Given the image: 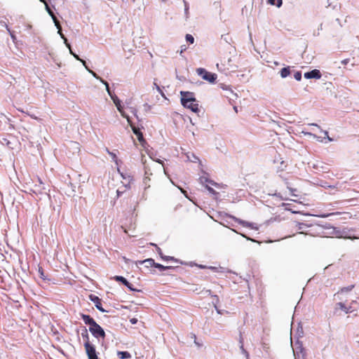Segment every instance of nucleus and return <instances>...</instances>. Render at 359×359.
Masks as SVG:
<instances>
[{
	"label": "nucleus",
	"mask_w": 359,
	"mask_h": 359,
	"mask_svg": "<svg viewBox=\"0 0 359 359\" xmlns=\"http://www.w3.org/2000/svg\"><path fill=\"white\" fill-rule=\"evenodd\" d=\"M57 25H58V27H57V29H58V32H57L58 34L60 35L61 38L64 39V43H65L66 46L67 48H70V43H68L67 39L64 36V34L62 33L61 26L59 22H58Z\"/></svg>",
	"instance_id": "obj_22"
},
{
	"label": "nucleus",
	"mask_w": 359,
	"mask_h": 359,
	"mask_svg": "<svg viewBox=\"0 0 359 359\" xmlns=\"http://www.w3.org/2000/svg\"><path fill=\"white\" fill-rule=\"evenodd\" d=\"M144 264H146L145 266L147 268L149 266H154V264L156 263L154 259L152 258H147L146 259H144Z\"/></svg>",
	"instance_id": "obj_28"
},
{
	"label": "nucleus",
	"mask_w": 359,
	"mask_h": 359,
	"mask_svg": "<svg viewBox=\"0 0 359 359\" xmlns=\"http://www.w3.org/2000/svg\"><path fill=\"white\" fill-rule=\"evenodd\" d=\"M185 39L189 43L192 44V43H194V37L191 34H186Z\"/></svg>",
	"instance_id": "obj_34"
},
{
	"label": "nucleus",
	"mask_w": 359,
	"mask_h": 359,
	"mask_svg": "<svg viewBox=\"0 0 359 359\" xmlns=\"http://www.w3.org/2000/svg\"><path fill=\"white\" fill-rule=\"evenodd\" d=\"M290 204H289V203H283L280 205V206H281V207L284 208V209H285V210H287V211H290V210H291V209L290 208Z\"/></svg>",
	"instance_id": "obj_47"
},
{
	"label": "nucleus",
	"mask_w": 359,
	"mask_h": 359,
	"mask_svg": "<svg viewBox=\"0 0 359 359\" xmlns=\"http://www.w3.org/2000/svg\"><path fill=\"white\" fill-rule=\"evenodd\" d=\"M302 133H304L305 135L311 136V137H313L314 139L317 140H318V141H319V142H323V140L320 138V137H318V136H317L316 135L313 134L312 133L302 131Z\"/></svg>",
	"instance_id": "obj_29"
},
{
	"label": "nucleus",
	"mask_w": 359,
	"mask_h": 359,
	"mask_svg": "<svg viewBox=\"0 0 359 359\" xmlns=\"http://www.w3.org/2000/svg\"><path fill=\"white\" fill-rule=\"evenodd\" d=\"M181 95V104L184 107L187 108L189 107L190 103H194L196 102V99L195 97L194 93L190 91H180Z\"/></svg>",
	"instance_id": "obj_2"
},
{
	"label": "nucleus",
	"mask_w": 359,
	"mask_h": 359,
	"mask_svg": "<svg viewBox=\"0 0 359 359\" xmlns=\"http://www.w3.org/2000/svg\"><path fill=\"white\" fill-rule=\"evenodd\" d=\"M86 67V69L88 71V72L90 74H92V76L99 80L102 83H103L104 86H105V83H108L105 80L102 79L100 76H99L95 72L90 70V69H88V67L86 65L84 66Z\"/></svg>",
	"instance_id": "obj_17"
},
{
	"label": "nucleus",
	"mask_w": 359,
	"mask_h": 359,
	"mask_svg": "<svg viewBox=\"0 0 359 359\" xmlns=\"http://www.w3.org/2000/svg\"><path fill=\"white\" fill-rule=\"evenodd\" d=\"M156 249L157 253L159 255L161 258L163 259V257H164L165 255L163 254L161 249L158 246H156Z\"/></svg>",
	"instance_id": "obj_50"
},
{
	"label": "nucleus",
	"mask_w": 359,
	"mask_h": 359,
	"mask_svg": "<svg viewBox=\"0 0 359 359\" xmlns=\"http://www.w3.org/2000/svg\"><path fill=\"white\" fill-rule=\"evenodd\" d=\"M224 215L226 218L232 219V220L238 222V224H241L243 226L250 227V229H255V230H258V229H259L258 226H257V224L255 223L249 222L241 219L239 218H237V217H236L231 215L227 214V213H225Z\"/></svg>",
	"instance_id": "obj_5"
},
{
	"label": "nucleus",
	"mask_w": 359,
	"mask_h": 359,
	"mask_svg": "<svg viewBox=\"0 0 359 359\" xmlns=\"http://www.w3.org/2000/svg\"><path fill=\"white\" fill-rule=\"evenodd\" d=\"M85 350L88 359H99L95 346Z\"/></svg>",
	"instance_id": "obj_13"
},
{
	"label": "nucleus",
	"mask_w": 359,
	"mask_h": 359,
	"mask_svg": "<svg viewBox=\"0 0 359 359\" xmlns=\"http://www.w3.org/2000/svg\"><path fill=\"white\" fill-rule=\"evenodd\" d=\"M297 226L298 227V229L302 230L304 229L305 227H308L309 226L303 222H297Z\"/></svg>",
	"instance_id": "obj_42"
},
{
	"label": "nucleus",
	"mask_w": 359,
	"mask_h": 359,
	"mask_svg": "<svg viewBox=\"0 0 359 359\" xmlns=\"http://www.w3.org/2000/svg\"><path fill=\"white\" fill-rule=\"evenodd\" d=\"M130 322L133 324V325H135L137 323V318H133L130 320Z\"/></svg>",
	"instance_id": "obj_54"
},
{
	"label": "nucleus",
	"mask_w": 359,
	"mask_h": 359,
	"mask_svg": "<svg viewBox=\"0 0 359 359\" xmlns=\"http://www.w3.org/2000/svg\"><path fill=\"white\" fill-rule=\"evenodd\" d=\"M348 62H349V59H348V58H347V59H344V60H341V63L342 65H346V64H348Z\"/></svg>",
	"instance_id": "obj_55"
},
{
	"label": "nucleus",
	"mask_w": 359,
	"mask_h": 359,
	"mask_svg": "<svg viewBox=\"0 0 359 359\" xmlns=\"http://www.w3.org/2000/svg\"><path fill=\"white\" fill-rule=\"evenodd\" d=\"M236 67V65L232 64V60L231 58H229L226 60L224 59L221 64H217V67L219 71L235 69Z\"/></svg>",
	"instance_id": "obj_8"
},
{
	"label": "nucleus",
	"mask_w": 359,
	"mask_h": 359,
	"mask_svg": "<svg viewBox=\"0 0 359 359\" xmlns=\"http://www.w3.org/2000/svg\"><path fill=\"white\" fill-rule=\"evenodd\" d=\"M117 282L122 283L123 285L127 287L130 291L133 292H140V290L136 289L133 287V285L123 276H115L114 278Z\"/></svg>",
	"instance_id": "obj_7"
},
{
	"label": "nucleus",
	"mask_w": 359,
	"mask_h": 359,
	"mask_svg": "<svg viewBox=\"0 0 359 359\" xmlns=\"http://www.w3.org/2000/svg\"><path fill=\"white\" fill-rule=\"evenodd\" d=\"M154 86L156 88V89L163 96V93L159 86L156 83H154Z\"/></svg>",
	"instance_id": "obj_52"
},
{
	"label": "nucleus",
	"mask_w": 359,
	"mask_h": 359,
	"mask_svg": "<svg viewBox=\"0 0 359 359\" xmlns=\"http://www.w3.org/2000/svg\"><path fill=\"white\" fill-rule=\"evenodd\" d=\"M196 73L203 80L207 81L210 83H215L217 78L216 74L208 72L205 69L201 67L196 69Z\"/></svg>",
	"instance_id": "obj_3"
},
{
	"label": "nucleus",
	"mask_w": 359,
	"mask_h": 359,
	"mask_svg": "<svg viewBox=\"0 0 359 359\" xmlns=\"http://www.w3.org/2000/svg\"><path fill=\"white\" fill-rule=\"evenodd\" d=\"M293 354L294 359H306V350L303 346L302 343L297 339L293 348Z\"/></svg>",
	"instance_id": "obj_4"
},
{
	"label": "nucleus",
	"mask_w": 359,
	"mask_h": 359,
	"mask_svg": "<svg viewBox=\"0 0 359 359\" xmlns=\"http://www.w3.org/2000/svg\"><path fill=\"white\" fill-rule=\"evenodd\" d=\"M290 212L293 214H300L301 213L300 211H296L295 210H292V209H291Z\"/></svg>",
	"instance_id": "obj_61"
},
{
	"label": "nucleus",
	"mask_w": 359,
	"mask_h": 359,
	"mask_svg": "<svg viewBox=\"0 0 359 359\" xmlns=\"http://www.w3.org/2000/svg\"><path fill=\"white\" fill-rule=\"evenodd\" d=\"M310 125L318 127L321 133H323L326 137L328 136V132L326 130H323L322 128H320V127L318 124L311 123Z\"/></svg>",
	"instance_id": "obj_45"
},
{
	"label": "nucleus",
	"mask_w": 359,
	"mask_h": 359,
	"mask_svg": "<svg viewBox=\"0 0 359 359\" xmlns=\"http://www.w3.org/2000/svg\"><path fill=\"white\" fill-rule=\"evenodd\" d=\"M212 297H213V298H214V299H215V300L212 302V304H213V305H214V307H215V310H216L217 313H219V314H222V311L221 310H219V309H218L217 306V304L219 303V297H218V296H217V295H213Z\"/></svg>",
	"instance_id": "obj_23"
},
{
	"label": "nucleus",
	"mask_w": 359,
	"mask_h": 359,
	"mask_svg": "<svg viewBox=\"0 0 359 359\" xmlns=\"http://www.w3.org/2000/svg\"><path fill=\"white\" fill-rule=\"evenodd\" d=\"M239 344H240V346L243 345V338L242 337L241 333L240 334V337H239Z\"/></svg>",
	"instance_id": "obj_53"
},
{
	"label": "nucleus",
	"mask_w": 359,
	"mask_h": 359,
	"mask_svg": "<svg viewBox=\"0 0 359 359\" xmlns=\"http://www.w3.org/2000/svg\"><path fill=\"white\" fill-rule=\"evenodd\" d=\"M337 305L339 306L340 309L343 311H344L346 313H350L352 312L351 307V306H346L345 304L342 302H339Z\"/></svg>",
	"instance_id": "obj_19"
},
{
	"label": "nucleus",
	"mask_w": 359,
	"mask_h": 359,
	"mask_svg": "<svg viewBox=\"0 0 359 359\" xmlns=\"http://www.w3.org/2000/svg\"><path fill=\"white\" fill-rule=\"evenodd\" d=\"M88 330L91 334L98 341L100 339L104 340L106 337V333L104 329L99 324H97V322L94 323L91 327H89Z\"/></svg>",
	"instance_id": "obj_1"
},
{
	"label": "nucleus",
	"mask_w": 359,
	"mask_h": 359,
	"mask_svg": "<svg viewBox=\"0 0 359 359\" xmlns=\"http://www.w3.org/2000/svg\"><path fill=\"white\" fill-rule=\"evenodd\" d=\"M6 29L8 31L11 38L14 39H15V36H14L13 33L10 30V29L8 27V26H6Z\"/></svg>",
	"instance_id": "obj_56"
},
{
	"label": "nucleus",
	"mask_w": 359,
	"mask_h": 359,
	"mask_svg": "<svg viewBox=\"0 0 359 359\" xmlns=\"http://www.w3.org/2000/svg\"><path fill=\"white\" fill-rule=\"evenodd\" d=\"M129 109L130 111V112L135 116V118H137V121L138 122H140L141 121V119L139 118L138 115H137V111L135 108L134 107H129Z\"/></svg>",
	"instance_id": "obj_32"
},
{
	"label": "nucleus",
	"mask_w": 359,
	"mask_h": 359,
	"mask_svg": "<svg viewBox=\"0 0 359 359\" xmlns=\"http://www.w3.org/2000/svg\"><path fill=\"white\" fill-rule=\"evenodd\" d=\"M291 74V67L290 66H286L283 67L280 72L279 74L282 79H285L288 76H290Z\"/></svg>",
	"instance_id": "obj_15"
},
{
	"label": "nucleus",
	"mask_w": 359,
	"mask_h": 359,
	"mask_svg": "<svg viewBox=\"0 0 359 359\" xmlns=\"http://www.w3.org/2000/svg\"><path fill=\"white\" fill-rule=\"evenodd\" d=\"M137 140L140 142H144V136H143V134L142 133H140L137 134Z\"/></svg>",
	"instance_id": "obj_49"
},
{
	"label": "nucleus",
	"mask_w": 359,
	"mask_h": 359,
	"mask_svg": "<svg viewBox=\"0 0 359 359\" xmlns=\"http://www.w3.org/2000/svg\"><path fill=\"white\" fill-rule=\"evenodd\" d=\"M120 110H121V111H118L121 113V116H122L123 118H126V120H127V121H128V123L129 124H131V122H132V121H131V118H130V116H128V114H127L123 111V106H122V105H121V108L120 109Z\"/></svg>",
	"instance_id": "obj_27"
},
{
	"label": "nucleus",
	"mask_w": 359,
	"mask_h": 359,
	"mask_svg": "<svg viewBox=\"0 0 359 359\" xmlns=\"http://www.w3.org/2000/svg\"><path fill=\"white\" fill-rule=\"evenodd\" d=\"M183 2L184 4V14H185L186 18H188L189 5L188 2L185 0H183Z\"/></svg>",
	"instance_id": "obj_33"
},
{
	"label": "nucleus",
	"mask_w": 359,
	"mask_h": 359,
	"mask_svg": "<svg viewBox=\"0 0 359 359\" xmlns=\"http://www.w3.org/2000/svg\"><path fill=\"white\" fill-rule=\"evenodd\" d=\"M209 184H211V185H212V186L215 187L216 188H219V187H220L219 184H218V183H217V182H214V181H213V180H210V182H209V183H208V185H209Z\"/></svg>",
	"instance_id": "obj_51"
},
{
	"label": "nucleus",
	"mask_w": 359,
	"mask_h": 359,
	"mask_svg": "<svg viewBox=\"0 0 359 359\" xmlns=\"http://www.w3.org/2000/svg\"><path fill=\"white\" fill-rule=\"evenodd\" d=\"M80 316L84 323L89 327H91L96 322L90 315L81 313Z\"/></svg>",
	"instance_id": "obj_14"
},
{
	"label": "nucleus",
	"mask_w": 359,
	"mask_h": 359,
	"mask_svg": "<svg viewBox=\"0 0 359 359\" xmlns=\"http://www.w3.org/2000/svg\"><path fill=\"white\" fill-rule=\"evenodd\" d=\"M220 87L221 88H222L224 90H226V91H230V93L232 94V96L235 98H237L238 95L236 93H235L232 89L231 88V87L229 86H227L226 84H224V83H221L220 84Z\"/></svg>",
	"instance_id": "obj_21"
},
{
	"label": "nucleus",
	"mask_w": 359,
	"mask_h": 359,
	"mask_svg": "<svg viewBox=\"0 0 359 359\" xmlns=\"http://www.w3.org/2000/svg\"><path fill=\"white\" fill-rule=\"evenodd\" d=\"M41 2L43 3L44 5H45V8H46V11H47V13L49 14V15L51 17L56 27H58V20L56 18V16L55 15L53 11H52L51 8L50 7V6L48 5V1L46 0H43V1H40Z\"/></svg>",
	"instance_id": "obj_12"
},
{
	"label": "nucleus",
	"mask_w": 359,
	"mask_h": 359,
	"mask_svg": "<svg viewBox=\"0 0 359 359\" xmlns=\"http://www.w3.org/2000/svg\"><path fill=\"white\" fill-rule=\"evenodd\" d=\"M272 196H275L279 197V198H280L282 200H286L285 198H283L280 196V193H275V194H272Z\"/></svg>",
	"instance_id": "obj_58"
},
{
	"label": "nucleus",
	"mask_w": 359,
	"mask_h": 359,
	"mask_svg": "<svg viewBox=\"0 0 359 359\" xmlns=\"http://www.w3.org/2000/svg\"><path fill=\"white\" fill-rule=\"evenodd\" d=\"M117 355L120 359H129L131 358L130 353L126 351H118Z\"/></svg>",
	"instance_id": "obj_16"
},
{
	"label": "nucleus",
	"mask_w": 359,
	"mask_h": 359,
	"mask_svg": "<svg viewBox=\"0 0 359 359\" xmlns=\"http://www.w3.org/2000/svg\"><path fill=\"white\" fill-rule=\"evenodd\" d=\"M68 48L69 49V52H70V53H71V54H72V55H73V56H74V57L77 60H80V61L83 63V66H86V61H85V60H81V59L79 57V55H76V53H74L72 50L71 47H70V48Z\"/></svg>",
	"instance_id": "obj_31"
},
{
	"label": "nucleus",
	"mask_w": 359,
	"mask_h": 359,
	"mask_svg": "<svg viewBox=\"0 0 359 359\" xmlns=\"http://www.w3.org/2000/svg\"><path fill=\"white\" fill-rule=\"evenodd\" d=\"M154 267L158 269L160 271H164L166 270V268H167V267H165V266H164L161 264H159V263H155Z\"/></svg>",
	"instance_id": "obj_35"
},
{
	"label": "nucleus",
	"mask_w": 359,
	"mask_h": 359,
	"mask_svg": "<svg viewBox=\"0 0 359 359\" xmlns=\"http://www.w3.org/2000/svg\"><path fill=\"white\" fill-rule=\"evenodd\" d=\"M143 108H144V111L145 112H148L150 111L151 108V106L149 105V104L147 103H145L143 104Z\"/></svg>",
	"instance_id": "obj_46"
},
{
	"label": "nucleus",
	"mask_w": 359,
	"mask_h": 359,
	"mask_svg": "<svg viewBox=\"0 0 359 359\" xmlns=\"http://www.w3.org/2000/svg\"><path fill=\"white\" fill-rule=\"evenodd\" d=\"M187 109H189L191 111L194 113H198L200 111L198 104L196 102L194 103H190Z\"/></svg>",
	"instance_id": "obj_20"
},
{
	"label": "nucleus",
	"mask_w": 359,
	"mask_h": 359,
	"mask_svg": "<svg viewBox=\"0 0 359 359\" xmlns=\"http://www.w3.org/2000/svg\"><path fill=\"white\" fill-rule=\"evenodd\" d=\"M210 180L208 177L206 176H201L199 177V181L200 182L203 184V185H205V184H208L209 182H210Z\"/></svg>",
	"instance_id": "obj_30"
},
{
	"label": "nucleus",
	"mask_w": 359,
	"mask_h": 359,
	"mask_svg": "<svg viewBox=\"0 0 359 359\" xmlns=\"http://www.w3.org/2000/svg\"><path fill=\"white\" fill-rule=\"evenodd\" d=\"M302 74L300 71H297V72H294V78L295 79V80H297V81H299L302 80Z\"/></svg>",
	"instance_id": "obj_36"
},
{
	"label": "nucleus",
	"mask_w": 359,
	"mask_h": 359,
	"mask_svg": "<svg viewBox=\"0 0 359 359\" xmlns=\"http://www.w3.org/2000/svg\"><path fill=\"white\" fill-rule=\"evenodd\" d=\"M338 214H339V212H332V213H329V214H321V215H318V217H321V218H326L330 215H338Z\"/></svg>",
	"instance_id": "obj_43"
},
{
	"label": "nucleus",
	"mask_w": 359,
	"mask_h": 359,
	"mask_svg": "<svg viewBox=\"0 0 359 359\" xmlns=\"http://www.w3.org/2000/svg\"><path fill=\"white\" fill-rule=\"evenodd\" d=\"M354 287H355L354 285H348L347 287H344L341 288V292H349V291L352 290Z\"/></svg>",
	"instance_id": "obj_37"
},
{
	"label": "nucleus",
	"mask_w": 359,
	"mask_h": 359,
	"mask_svg": "<svg viewBox=\"0 0 359 359\" xmlns=\"http://www.w3.org/2000/svg\"><path fill=\"white\" fill-rule=\"evenodd\" d=\"M89 299L90 301H91L93 303H94L95 304V306L96 307V309L100 311V312L102 313H107L108 312L107 310H105L102 306V300L101 299L95 295V294H90L89 295Z\"/></svg>",
	"instance_id": "obj_9"
},
{
	"label": "nucleus",
	"mask_w": 359,
	"mask_h": 359,
	"mask_svg": "<svg viewBox=\"0 0 359 359\" xmlns=\"http://www.w3.org/2000/svg\"><path fill=\"white\" fill-rule=\"evenodd\" d=\"M135 264L137 266H138L139 264H140V265L144 264V260H138V261L135 262Z\"/></svg>",
	"instance_id": "obj_60"
},
{
	"label": "nucleus",
	"mask_w": 359,
	"mask_h": 359,
	"mask_svg": "<svg viewBox=\"0 0 359 359\" xmlns=\"http://www.w3.org/2000/svg\"><path fill=\"white\" fill-rule=\"evenodd\" d=\"M205 189L213 196L214 199L217 200L219 193L216 191L213 188L210 187L208 184H205Z\"/></svg>",
	"instance_id": "obj_18"
},
{
	"label": "nucleus",
	"mask_w": 359,
	"mask_h": 359,
	"mask_svg": "<svg viewBox=\"0 0 359 359\" xmlns=\"http://www.w3.org/2000/svg\"><path fill=\"white\" fill-rule=\"evenodd\" d=\"M208 269H210L214 271H217V268L215 266H208Z\"/></svg>",
	"instance_id": "obj_63"
},
{
	"label": "nucleus",
	"mask_w": 359,
	"mask_h": 359,
	"mask_svg": "<svg viewBox=\"0 0 359 359\" xmlns=\"http://www.w3.org/2000/svg\"><path fill=\"white\" fill-rule=\"evenodd\" d=\"M130 126H131V128H132V130H133V133H134L136 136H137V134H138V133H142V132H141V130H140V129L139 128H137V127L134 126L133 125V123H131V124H130Z\"/></svg>",
	"instance_id": "obj_38"
},
{
	"label": "nucleus",
	"mask_w": 359,
	"mask_h": 359,
	"mask_svg": "<svg viewBox=\"0 0 359 359\" xmlns=\"http://www.w3.org/2000/svg\"><path fill=\"white\" fill-rule=\"evenodd\" d=\"M105 87L109 96L113 100L114 104L117 108V110L121 111L120 109L121 108V101L116 95V94L110 89L109 83H105Z\"/></svg>",
	"instance_id": "obj_6"
},
{
	"label": "nucleus",
	"mask_w": 359,
	"mask_h": 359,
	"mask_svg": "<svg viewBox=\"0 0 359 359\" xmlns=\"http://www.w3.org/2000/svg\"><path fill=\"white\" fill-rule=\"evenodd\" d=\"M268 3L272 6L280 8L283 5V0H268Z\"/></svg>",
	"instance_id": "obj_25"
},
{
	"label": "nucleus",
	"mask_w": 359,
	"mask_h": 359,
	"mask_svg": "<svg viewBox=\"0 0 359 359\" xmlns=\"http://www.w3.org/2000/svg\"><path fill=\"white\" fill-rule=\"evenodd\" d=\"M240 349H241V353L245 355L246 359H249V353L244 348V346L242 345V346H240Z\"/></svg>",
	"instance_id": "obj_40"
},
{
	"label": "nucleus",
	"mask_w": 359,
	"mask_h": 359,
	"mask_svg": "<svg viewBox=\"0 0 359 359\" xmlns=\"http://www.w3.org/2000/svg\"><path fill=\"white\" fill-rule=\"evenodd\" d=\"M304 76L306 79H319L321 78L322 74L320 70L318 69H313L311 71L305 72L304 74Z\"/></svg>",
	"instance_id": "obj_11"
},
{
	"label": "nucleus",
	"mask_w": 359,
	"mask_h": 359,
	"mask_svg": "<svg viewBox=\"0 0 359 359\" xmlns=\"http://www.w3.org/2000/svg\"><path fill=\"white\" fill-rule=\"evenodd\" d=\"M194 339L195 344L198 346V348H201L203 346V343L200 342L197 340L196 336L194 334H192V337Z\"/></svg>",
	"instance_id": "obj_39"
},
{
	"label": "nucleus",
	"mask_w": 359,
	"mask_h": 359,
	"mask_svg": "<svg viewBox=\"0 0 359 359\" xmlns=\"http://www.w3.org/2000/svg\"><path fill=\"white\" fill-rule=\"evenodd\" d=\"M109 156L111 157L112 161H114L116 163V164L118 165V158H117L116 154L114 152H111V153H109Z\"/></svg>",
	"instance_id": "obj_44"
},
{
	"label": "nucleus",
	"mask_w": 359,
	"mask_h": 359,
	"mask_svg": "<svg viewBox=\"0 0 359 359\" xmlns=\"http://www.w3.org/2000/svg\"><path fill=\"white\" fill-rule=\"evenodd\" d=\"M165 267H168V268H166V270H170V269L173 270L175 269V267L172 266H165Z\"/></svg>",
	"instance_id": "obj_62"
},
{
	"label": "nucleus",
	"mask_w": 359,
	"mask_h": 359,
	"mask_svg": "<svg viewBox=\"0 0 359 359\" xmlns=\"http://www.w3.org/2000/svg\"><path fill=\"white\" fill-rule=\"evenodd\" d=\"M290 192H291V194L292 196H296L297 195L294 194V191H296V189H292V188H289Z\"/></svg>",
	"instance_id": "obj_57"
},
{
	"label": "nucleus",
	"mask_w": 359,
	"mask_h": 359,
	"mask_svg": "<svg viewBox=\"0 0 359 359\" xmlns=\"http://www.w3.org/2000/svg\"><path fill=\"white\" fill-rule=\"evenodd\" d=\"M187 50V47L185 45H183L181 46V50H180V54H182L184 50Z\"/></svg>",
	"instance_id": "obj_59"
},
{
	"label": "nucleus",
	"mask_w": 359,
	"mask_h": 359,
	"mask_svg": "<svg viewBox=\"0 0 359 359\" xmlns=\"http://www.w3.org/2000/svg\"><path fill=\"white\" fill-rule=\"evenodd\" d=\"M81 334L83 339L84 340L83 346H84L85 349H87L88 348H90V347L95 346L90 342L89 334L88 332V330L86 327H83V328L82 329Z\"/></svg>",
	"instance_id": "obj_10"
},
{
	"label": "nucleus",
	"mask_w": 359,
	"mask_h": 359,
	"mask_svg": "<svg viewBox=\"0 0 359 359\" xmlns=\"http://www.w3.org/2000/svg\"><path fill=\"white\" fill-rule=\"evenodd\" d=\"M188 159L191 162H196L197 161H199L198 158L195 156L194 154H191V156H187Z\"/></svg>",
	"instance_id": "obj_41"
},
{
	"label": "nucleus",
	"mask_w": 359,
	"mask_h": 359,
	"mask_svg": "<svg viewBox=\"0 0 359 359\" xmlns=\"http://www.w3.org/2000/svg\"><path fill=\"white\" fill-rule=\"evenodd\" d=\"M303 334H304V332H303V329L302 327H301V330H299V329L298 328L297 329V339L299 340V337H302L303 336Z\"/></svg>",
	"instance_id": "obj_48"
},
{
	"label": "nucleus",
	"mask_w": 359,
	"mask_h": 359,
	"mask_svg": "<svg viewBox=\"0 0 359 359\" xmlns=\"http://www.w3.org/2000/svg\"><path fill=\"white\" fill-rule=\"evenodd\" d=\"M116 193H117V196L118 197H119L121 195V194H122V192H121L119 190H117Z\"/></svg>",
	"instance_id": "obj_64"
},
{
	"label": "nucleus",
	"mask_w": 359,
	"mask_h": 359,
	"mask_svg": "<svg viewBox=\"0 0 359 359\" xmlns=\"http://www.w3.org/2000/svg\"><path fill=\"white\" fill-rule=\"evenodd\" d=\"M163 260H164V261H173V262H175L176 263H180L181 264H184V262H182L180 259H176L175 257H171V256H166V255H165L164 257H163Z\"/></svg>",
	"instance_id": "obj_24"
},
{
	"label": "nucleus",
	"mask_w": 359,
	"mask_h": 359,
	"mask_svg": "<svg viewBox=\"0 0 359 359\" xmlns=\"http://www.w3.org/2000/svg\"><path fill=\"white\" fill-rule=\"evenodd\" d=\"M38 273H39L40 278L43 280H49L50 279L48 278L46 275H45L44 271L42 267H39Z\"/></svg>",
	"instance_id": "obj_26"
}]
</instances>
